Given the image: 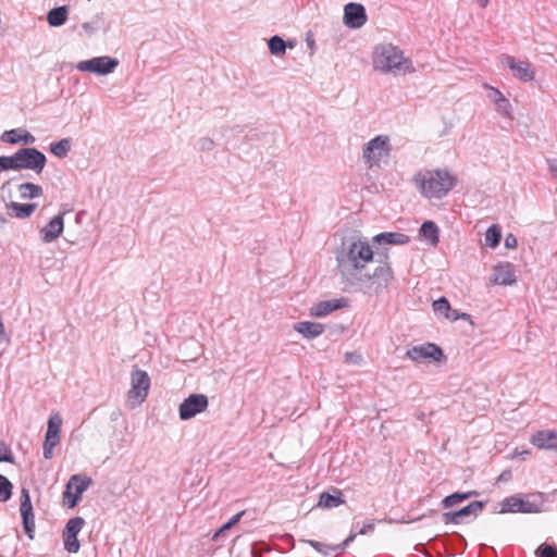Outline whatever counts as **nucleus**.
Masks as SVG:
<instances>
[{"instance_id":"nucleus-1","label":"nucleus","mask_w":557,"mask_h":557,"mask_svg":"<svg viewBox=\"0 0 557 557\" xmlns=\"http://www.w3.org/2000/svg\"><path fill=\"white\" fill-rule=\"evenodd\" d=\"M374 252L367 240L350 236L342 239L335 251L337 269L346 280L362 281V270L372 261Z\"/></svg>"},{"instance_id":"nucleus-2","label":"nucleus","mask_w":557,"mask_h":557,"mask_svg":"<svg viewBox=\"0 0 557 557\" xmlns=\"http://www.w3.org/2000/svg\"><path fill=\"white\" fill-rule=\"evenodd\" d=\"M413 182L426 198L441 199L451 190L457 178L448 170H426L414 174Z\"/></svg>"},{"instance_id":"nucleus-3","label":"nucleus","mask_w":557,"mask_h":557,"mask_svg":"<svg viewBox=\"0 0 557 557\" xmlns=\"http://www.w3.org/2000/svg\"><path fill=\"white\" fill-rule=\"evenodd\" d=\"M373 65L383 73H393L394 75H405L416 71L412 61L392 44L380 45L375 48Z\"/></svg>"},{"instance_id":"nucleus-4","label":"nucleus","mask_w":557,"mask_h":557,"mask_svg":"<svg viewBox=\"0 0 557 557\" xmlns=\"http://www.w3.org/2000/svg\"><path fill=\"white\" fill-rule=\"evenodd\" d=\"M0 159L7 171L30 170L36 174H41L47 163L44 152L29 147L21 148L12 156H0Z\"/></svg>"},{"instance_id":"nucleus-5","label":"nucleus","mask_w":557,"mask_h":557,"mask_svg":"<svg viewBox=\"0 0 557 557\" xmlns=\"http://www.w3.org/2000/svg\"><path fill=\"white\" fill-rule=\"evenodd\" d=\"M391 154L389 138L386 135H377L362 148V159L368 168H380L388 161Z\"/></svg>"},{"instance_id":"nucleus-6","label":"nucleus","mask_w":557,"mask_h":557,"mask_svg":"<svg viewBox=\"0 0 557 557\" xmlns=\"http://www.w3.org/2000/svg\"><path fill=\"white\" fill-rule=\"evenodd\" d=\"M543 494L534 493L528 495V499H523L517 495L508 496L503 499L500 513L506 512H522V513H535L540 512L543 507Z\"/></svg>"},{"instance_id":"nucleus-7","label":"nucleus","mask_w":557,"mask_h":557,"mask_svg":"<svg viewBox=\"0 0 557 557\" xmlns=\"http://www.w3.org/2000/svg\"><path fill=\"white\" fill-rule=\"evenodd\" d=\"M91 478L74 474L70 478L63 492V504L67 508H74L82 499L83 493L91 485Z\"/></svg>"},{"instance_id":"nucleus-8","label":"nucleus","mask_w":557,"mask_h":557,"mask_svg":"<svg viewBox=\"0 0 557 557\" xmlns=\"http://www.w3.org/2000/svg\"><path fill=\"white\" fill-rule=\"evenodd\" d=\"M379 257V265L372 273H362V281H372L376 284L377 288H386L389 282L394 278L393 270L391 268L387 251L376 252Z\"/></svg>"},{"instance_id":"nucleus-9","label":"nucleus","mask_w":557,"mask_h":557,"mask_svg":"<svg viewBox=\"0 0 557 557\" xmlns=\"http://www.w3.org/2000/svg\"><path fill=\"white\" fill-rule=\"evenodd\" d=\"M119 66V60L109 55L95 57L88 60L79 61L76 69L79 72H90L96 75H108Z\"/></svg>"},{"instance_id":"nucleus-10","label":"nucleus","mask_w":557,"mask_h":557,"mask_svg":"<svg viewBox=\"0 0 557 557\" xmlns=\"http://www.w3.org/2000/svg\"><path fill=\"white\" fill-rule=\"evenodd\" d=\"M150 388V377L148 373L136 366L131 373V389L128 399H136L139 404L144 403Z\"/></svg>"},{"instance_id":"nucleus-11","label":"nucleus","mask_w":557,"mask_h":557,"mask_svg":"<svg viewBox=\"0 0 557 557\" xmlns=\"http://www.w3.org/2000/svg\"><path fill=\"white\" fill-rule=\"evenodd\" d=\"M209 399L205 394H190L178 406V417L186 421L207 410Z\"/></svg>"},{"instance_id":"nucleus-12","label":"nucleus","mask_w":557,"mask_h":557,"mask_svg":"<svg viewBox=\"0 0 557 557\" xmlns=\"http://www.w3.org/2000/svg\"><path fill=\"white\" fill-rule=\"evenodd\" d=\"M85 525V520L82 517H74L71 518L64 528L63 531V543H64V549L71 554H76L81 544L77 539L78 533L82 531L83 527Z\"/></svg>"},{"instance_id":"nucleus-13","label":"nucleus","mask_w":557,"mask_h":557,"mask_svg":"<svg viewBox=\"0 0 557 557\" xmlns=\"http://www.w3.org/2000/svg\"><path fill=\"white\" fill-rule=\"evenodd\" d=\"M20 500V512L22 517L23 529L26 535L33 540L35 532V516L33 511L29 490L27 487H22Z\"/></svg>"},{"instance_id":"nucleus-14","label":"nucleus","mask_w":557,"mask_h":557,"mask_svg":"<svg viewBox=\"0 0 557 557\" xmlns=\"http://www.w3.org/2000/svg\"><path fill=\"white\" fill-rule=\"evenodd\" d=\"M407 356L416 362L424 360L441 361L444 358L442 348L432 343L413 346L407 350Z\"/></svg>"},{"instance_id":"nucleus-15","label":"nucleus","mask_w":557,"mask_h":557,"mask_svg":"<svg viewBox=\"0 0 557 557\" xmlns=\"http://www.w3.org/2000/svg\"><path fill=\"white\" fill-rule=\"evenodd\" d=\"M500 62L512 71L516 78L524 83L532 82L535 78V74L531 69L530 63L527 61L517 60L511 55L503 54L500 57Z\"/></svg>"},{"instance_id":"nucleus-16","label":"nucleus","mask_w":557,"mask_h":557,"mask_svg":"<svg viewBox=\"0 0 557 557\" xmlns=\"http://www.w3.org/2000/svg\"><path fill=\"white\" fill-rule=\"evenodd\" d=\"M367 22L366 9L362 4L349 2L344 8V24L349 28H360Z\"/></svg>"},{"instance_id":"nucleus-17","label":"nucleus","mask_w":557,"mask_h":557,"mask_svg":"<svg viewBox=\"0 0 557 557\" xmlns=\"http://www.w3.org/2000/svg\"><path fill=\"white\" fill-rule=\"evenodd\" d=\"M484 507H485V502L474 500L459 510L444 512L442 515V517L446 524H449V523L459 524L460 519L462 517H467L470 515L476 516L479 512H481L484 509Z\"/></svg>"},{"instance_id":"nucleus-18","label":"nucleus","mask_w":557,"mask_h":557,"mask_svg":"<svg viewBox=\"0 0 557 557\" xmlns=\"http://www.w3.org/2000/svg\"><path fill=\"white\" fill-rule=\"evenodd\" d=\"M63 216V212L54 215L44 227L40 228L39 234L42 243H52L62 234L64 230Z\"/></svg>"},{"instance_id":"nucleus-19","label":"nucleus","mask_w":557,"mask_h":557,"mask_svg":"<svg viewBox=\"0 0 557 557\" xmlns=\"http://www.w3.org/2000/svg\"><path fill=\"white\" fill-rule=\"evenodd\" d=\"M347 304L348 300L344 297L320 301L310 308V315L322 318L335 310L346 307Z\"/></svg>"},{"instance_id":"nucleus-20","label":"nucleus","mask_w":557,"mask_h":557,"mask_svg":"<svg viewBox=\"0 0 557 557\" xmlns=\"http://www.w3.org/2000/svg\"><path fill=\"white\" fill-rule=\"evenodd\" d=\"M491 282L497 285H511L516 282L515 272L509 263L494 267Z\"/></svg>"},{"instance_id":"nucleus-21","label":"nucleus","mask_w":557,"mask_h":557,"mask_svg":"<svg viewBox=\"0 0 557 557\" xmlns=\"http://www.w3.org/2000/svg\"><path fill=\"white\" fill-rule=\"evenodd\" d=\"M293 329L307 339H313L323 334L325 327L319 322L300 321L293 325Z\"/></svg>"},{"instance_id":"nucleus-22","label":"nucleus","mask_w":557,"mask_h":557,"mask_svg":"<svg viewBox=\"0 0 557 557\" xmlns=\"http://www.w3.org/2000/svg\"><path fill=\"white\" fill-rule=\"evenodd\" d=\"M419 238L425 240L431 247L440 243V228L433 221H424L419 228Z\"/></svg>"},{"instance_id":"nucleus-23","label":"nucleus","mask_w":557,"mask_h":557,"mask_svg":"<svg viewBox=\"0 0 557 557\" xmlns=\"http://www.w3.org/2000/svg\"><path fill=\"white\" fill-rule=\"evenodd\" d=\"M531 443L537 448L557 450V434L553 431H539L532 436Z\"/></svg>"},{"instance_id":"nucleus-24","label":"nucleus","mask_w":557,"mask_h":557,"mask_svg":"<svg viewBox=\"0 0 557 557\" xmlns=\"http://www.w3.org/2000/svg\"><path fill=\"white\" fill-rule=\"evenodd\" d=\"M372 242L374 245H406L410 242V237L404 233L383 232L375 235Z\"/></svg>"},{"instance_id":"nucleus-25","label":"nucleus","mask_w":557,"mask_h":557,"mask_svg":"<svg viewBox=\"0 0 557 557\" xmlns=\"http://www.w3.org/2000/svg\"><path fill=\"white\" fill-rule=\"evenodd\" d=\"M433 310L435 314L441 315L450 321L459 320V312L457 310H453L448 299L444 296L434 300L432 304Z\"/></svg>"},{"instance_id":"nucleus-26","label":"nucleus","mask_w":557,"mask_h":557,"mask_svg":"<svg viewBox=\"0 0 557 557\" xmlns=\"http://www.w3.org/2000/svg\"><path fill=\"white\" fill-rule=\"evenodd\" d=\"M345 504L343 493L341 490L334 488L333 494L323 492L320 494L318 506L324 509L336 508Z\"/></svg>"},{"instance_id":"nucleus-27","label":"nucleus","mask_w":557,"mask_h":557,"mask_svg":"<svg viewBox=\"0 0 557 557\" xmlns=\"http://www.w3.org/2000/svg\"><path fill=\"white\" fill-rule=\"evenodd\" d=\"M37 203H20L15 201H11L7 205L9 210V214L16 219H27L29 218L37 209Z\"/></svg>"},{"instance_id":"nucleus-28","label":"nucleus","mask_w":557,"mask_h":557,"mask_svg":"<svg viewBox=\"0 0 557 557\" xmlns=\"http://www.w3.org/2000/svg\"><path fill=\"white\" fill-rule=\"evenodd\" d=\"M20 198L24 200L39 198L44 195V189L40 185L34 183H22L17 186Z\"/></svg>"},{"instance_id":"nucleus-29","label":"nucleus","mask_w":557,"mask_h":557,"mask_svg":"<svg viewBox=\"0 0 557 557\" xmlns=\"http://www.w3.org/2000/svg\"><path fill=\"white\" fill-rule=\"evenodd\" d=\"M295 44L293 41H285L281 36L274 35L270 37L268 40V47L273 55H283L286 52V48H294Z\"/></svg>"},{"instance_id":"nucleus-30","label":"nucleus","mask_w":557,"mask_h":557,"mask_svg":"<svg viewBox=\"0 0 557 557\" xmlns=\"http://www.w3.org/2000/svg\"><path fill=\"white\" fill-rule=\"evenodd\" d=\"M67 13L69 10L66 5L53 8L48 12L47 21L52 27L62 26L67 20Z\"/></svg>"},{"instance_id":"nucleus-31","label":"nucleus","mask_w":557,"mask_h":557,"mask_svg":"<svg viewBox=\"0 0 557 557\" xmlns=\"http://www.w3.org/2000/svg\"><path fill=\"white\" fill-rule=\"evenodd\" d=\"M62 425V418L59 413H53L48 420V428L45 437L60 442V431Z\"/></svg>"},{"instance_id":"nucleus-32","label":"nucleus","mask_w":557,"mask_h":557,"mask_svg":"<svg viewBox=\"0 0 557 557\" xmlns=\"http://www.w3.org/2000/svg\"><path fill=\"white\" fill-rule=\"evenodd\" d=\"M72 147V139L66 137L62 138L59 141H54L50 144V152L57 158L63 159L65 158Z\"/></svg>"},{"instance_id":"nucleus-33","label":"nucleus","mask_w":557,"mask_h":557,"mask_svg":"<svg viewBox=\"0 0 557 557\" xmlns=\"http://www.w3.org/2000/svg\"><path fill=\"white\" fill-rule=\"evenodd\" d=\"M502 239V230L497 224L491 225L485 232V245L495 248Z\"/></svg>"},{"instance_id":"nucleus-34","label":"nucleus","mask_w":557,"mask_h":557,"mask_svg":"<svg viewBox=\"0 0 557 557\" xmlns=\"http://www.w3.org/2000/svg\"><path fill=\"white\" fill-rule=\"evenodd\" d=\"M470 498V494H463L461 492H456L450 495H447L442 499V506L444 508H450L457 504L462 503L463 500Z\"/></svg>"},{"instance_id":"nucleus-35","label":"nucleus","mask_w":557,"mask_h":557,"mask_svg":"<svg viewBox=\"0 0 557 557\" xmlns=\"http://www.w3.org/2000/svg\"><path fill=\"white\" fill-rule=\"evenodd\" d=\"M245 511L237 512L227 522L221 525L212 535V541H216L220 536L224 535L226 531H228L232 527H234L243 517Z\"/></svg>"},{"instance_id":"nucleus-36","label":"nucleus","mask_w":557,"mask_h":557,"mask_svg":"<svg viewBox=\"0 0 557 557\" xmlns=\"http://www.w3.org/2000/svg\"><path fill=\"white\" fill-rule=\"evenodd\" d=\"M301 541L305 543H308L315 550H318L319 553L324 554V555L327 554L325 548L331 549V550H338V552H343L346 548L345 546H342V543L336 544V545H325V544L314 541V540H301Z\"/></svg>"},{"instance_id":"nucleus-37","label":"nucleus","mask_w":557,"mask_h":557,"mask_svg":"<svg viewBox=\"0 0 557 557\" xmlns=\"http://www.w3.org/2000/svg\"><path fill=\"white\" fill-rule=\"evenodd\" d=\"M13 485L9 479L0 474V502H7L12 495Z\"/></svg>"},{"instance_id":"nucleus-38","label":"nucleus","mask_w":557,"mask_h":557,"mask_svg":"<svg viewBox=\"0 0 557 557\" xmlns=\"http://www.w3.org/2000/svg\"><path fill=\"white\" fill-rule=\"evenodd\" d=\"M21 129H9L2 133V135L0 136V140L5 144L16 145L21 143Z\"/></svg>"},{"instance_id":"nucleus-39","label":"nucleus","mask_w":557,"mask_h":557,"mask_svg":"<svg viewBox=\"0 0 557 557\" xmlns=\"http://www.w3.org/2000/svg\"><path fill=\"white\" fill-rule=\"evenodd\" d=\"M494 104L496 106L497 111L504 117L512 119V108H511L509 100L506 97L502 98L499 101H497Z\"/></svg>"},{"instance_id":"nucleus-40","label":"nucleus","mask_w":557,"mask_h":557,"mask_svg":"<svg viewBox=\"0 0 557 557\" xmlns=\"http://www.w3.org/2000/svg\"><path fill=\"white\" fill-rule=\"evenodd\" d=\"M535 554L537 557H557V547L550 544H541Z\"/></svg>"},{"instance_id":"nucleus-41","label":"nucleus","mask_w":557,"mask_h":557,"mask_svg":"<svg viewBox=\"0 0 557 557\" xmlns=\"http://www.w3.org/2000/svg\"><path fill=\"white\" fill-rule=\"evenodd\" d=\"M0 462H14L13 454L4 442L0 443Z\"/></svg>"},{"instance_id":"nucleus-42","label":"nucleus","mask_w":557,"mask_h":557,"mask_svg":"<svg viewBox=\"0 0 557 557\" xmlns=\"http://www.w3.org/2000/svg\"><path fill=\"white\" fill-rule=\"evenodd\" d=\"M82 28L85 30V33L89 36L94 35L97 30H99V22L92 21V22H85L82 24Z\"/></svg>"},{"instance_id":"nucleus-43","label":"nucleus","mask_w":557,"mask_h":557,"mask_svg":"<svg viewBox=\"0 0 557 557\" xmlns=\"http://www.w3.org/2000/svg\"><path fill=\"white\" fill-rule=\"evenodd\" d=\"M485 87L488 89L487 97L493 103H496L497 101L505 97L497 88L488 85H485Z\"/></svg>"},{"instance_id":"nucleus-44","label":"nucleus","mask_w":557,"mask_h":557,"mask_svg":"<svg viewBox=\"0 0 557 557\" xmlns=\"http://www.w3.org/2000/svg\"><path fill=\"white\" fill-rule=\"evenodd\" d=\"M199 148L202 151H209L214 148V141L209 137H202L198 141Z\"/></svg>"},{"instance_id":"nucleus-45","label":"nucleus","mask_w":557,"mask_h":557,"mask_svg":"<svg viewBox=\"0 0 557 557\" xmlns=\"http://www.w3.org/2000/svg\"><path fill=\"white\" fill-rule=\"evenodd\" d=\"M345 361L348 363L360 364L362 357L357 352L348 351L345 354Z\"/></svg>"},{"instance_id":"nucleus-46","label":"nucleus","mask_w":557,"mask_h":557,"mask_svg":"<svg viewBox=\"0 0 557 557\" xmlns=\"http://www.w3.org/2000/svg\"><path fill=\"white\" fill-rule=\"evenodd\" d=\"M20 139L24 145H33L36 141L35 136L27 131H22Z\"/></svg>"},{"instance_id":"nucleus-47","label":"nucleus","mask_w":557,"mask_h":557,"mask_svg":"<svg viewBox=\"0 0 557 557\" xmlns=\"http://www.w3.org/2000/svg\"><path fill=\"white\" fill-rule=\"evenodd\" d=\"M374 531V523L372 521H368L362 525L360 530H358L356 533L359 535H366Z\"/></svg>"},{"instance_id":"nucleus-48","label":"nucleus","mask_w":557,"mask_h":557,"mask_svg":"<svg viewBox=\"0 0 557 557\" xmlns=\"http://www.w3.org/2000/svg\"><path fill=\"white\" fill-rule=\"evenodd\" d=\"M517 238L513 234H507V236L505 237V247L506 248H516L517 247Z\"/></svg>"},{"instance_id":"nucleus-49","label":"nucleus","mask_w":557,"mask_h":557,"mask_svg":"<svg viewBox=\"0 0 557 557\" xmlns=\"http://www.w3.org/2000/svg\"><path fill=\"white\" fill-rule=\"evenodd\" d=\"M547 164H548L549 171L557 178V159H547Z\"/></svg>"},{"instance_id":"nucleus-50","label":"nucleus","mask_w":557,"mask_h":557,"mask_svg":"<svg viewBox=\"0 0 557 557\" xmlns=\"http://www.w3.org/2000/svg\"><path fill=\"white\" fill-rule=\"evenodd\" d=\"M356 536L357 533L351 531L350 534L342 542V546L347 547L348 545H350V543L355 541Z\"/></svg>"},{"instance_id":"nucleus-51","label":"nucleus","mask_w":557,"mask_h":557,"mask_svg":"<svg viewBox=\"0 0 557 557\" xmlns=\"http://www.w3.org/2000/svg\"><path fill=\"white\" fill-rule=\"evenodd\" d=\"M42 455L45 459H51L53 456V448L42 446Z\"/></svg>"},{"instance_id":"nucleus-52","label":"nucleus","mask_w":557,"mask_h":557,"mask_svg":"<svg viewBox=\"0 0 557 557\" xmlns=\"http://www.w3.org/2000/svg\"><path fill=\"white\" fill-rule=\"evenodd\" d=\"M58 444H59V442L45 437L42 446L44 447H49V448H54Z\"/></svg>"},{"instance_id":"nucleus-53","label":"nucleus","mask_w":557,"mask_h":557,"mask_svg":"<svg viewBox=\"0 0 557 557\" xmlns=\"http://www.w3.org/2000/svg\"><path fill=\"white\" fill-rule=\"evenodd\" d=\"M511 474L509 471H503L500 475L498 476V481H508L510 479Z\"/></svg>"},{"instance_id":"nucleus-54","label":"nucleus","mask_w":557,"mask_h":557,"mask_svg":"<svg viewBox=\"0 0 557 557\" xmlns=\"http://www.w3.org/2000/svg\"><path fill=\"white\" fill-rule=\"evenodd\" d=\"M478 2L481 8H485V7H487L490 0H478Z\"/></svg>"},{"instance_id":"nucleus-55","label":"nucleus","mask_w":557,"mask_h":557,"mask_svg":"<svg viewBox=\"0 0 557 557\" xmlns=\"http://www.w3.org/2000/svg\"><path fill=\"white\" fill-rule=\"evenodd\" d=\"M7 223V219L0 214V228Z\"/></svg>"},{"instance_id":"nucleus-56","label":"nucleus","mask_w":557,"mask_h":557,"mask_svg":"<svg viewBox=\"0 0 557 557\" xmlns=\"http://www.w3.org/2000/svg\"><path fill=\"white\" fill-rule=\"evenodd\" d=\"M463 494H470V497L478 496L479 493L476 491L462 492Z\"/></svg>"},{"instance_id":"nucleus-57","label":"nucleus","mask_w":557,"mask_h":557,"mask_svg":"<svg viewBox=\"0 0 557 557\" xmlns=\"http://www.w3.org/2000/svg\"><path fill=\"white\" fill-rule=\"evenodd\" d=\"M307 44L308 46L312 49L313 46H314V40L313 39H310V38H307Z\"/></svg>"},{"instance_id":"nucleus-58","label":"nucleus","mask_w":557,"mask_h":557,"mask_svg":"<svg viewBox=\"0 0 557 557\" xmlns=\"http://www.w3.org/2000/svg\"><path fill=\"white\" fill-rule=\"evenodd\" d=\"M470 315L468 313H459V319L468 320Z\"/></svg>"},{"instance_id":"nucleus-59","label":"nucleus","mask_w":557,"mask_h":557,"mask_svg":"<svg viewBox=\"0 0 557 557\" xmlns=\"http://www.w3.org/2000/svg\"><path fill=\"white\" fill-rule=\"evenodd\" d=\"M252 556H253V557H261V555H260V554H256L253 550H252Z\"/></svg>"},{"instance_id":"nucleus-60","label":"nucleus","mask_w":557,"mask_h":557,"mask_svg":"<svg viewBox=\"0 0 557 557\" xmlns=\"http://www.w3.org/2000/svg\"><path fill=\"white\" fill-rule=\"evenodd\" d=\"M8 184H9V182L3 183V184H2V186H1V188L3 189Z\"/></svg>"}]
</instances>
